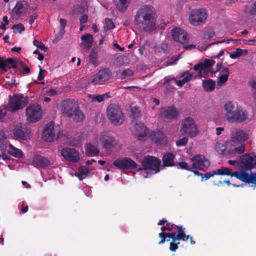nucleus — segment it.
I'll return each mask as SVG.
<instances>
[{"label": "nucleus", "instance_id": "obj_1", "mask_svg": "<svg viewBox=\"0 0 256 256\" xmlns=\"http://www.w3.org/2000/svg\"><path fill=\"white\" fill-rule=\"evenodd\" d=\"M156 10L150 5L142 6L134 16V23L142 32H150L156 30Z\"/></svg>", "mask_w": 256, "mask_h": 256}, {"label": "nucleus", "instance_id": "obj_2", "mask_svg": "<svg viewBox=\"0 0 256 256\" xmlns=\"http://www.w3.org/2000/svg\"><path fill=\"white\" fill-rule=\"evenodd\" d=\"M224 108L226 112L224 118L228 122L241 123L248 118L247 112L241 106H236L232 102H226Z\"/></svg>", "mask_w": 256, "mask_h": 256}, {"label": "nucleus", "instance_id": "obj_3", "mask_svg": "<svg viewBox=\"0 0 256 256\" xmlns=\"http://www.w3.org/2000/svg\"><path fill=\"white\" fill-rule=\"evenodd\" d=\"M61 110L67 117L72 118L76 122L82 121L84 114L80 110L77 102L74 100L66 99L61 104Z\"/></svg>", "mask_w": 256, "mask_h": 256}, {"label": "nucleus", "instance_id": "obj_4", "mask_svg": "<svg viewBox=\"0 0 256 256\" xmlns=\"http://www.w3.org/2000/svg\"><path fill=\"white\" fill-rule=\"evenodd\" d=\"M107 116L110 122L120 126L124 122V115L120 106L116 104H110L106 109Z\"/></svg>", "mask_w": 256, "mask_h": 256}, {"label": "nucleus", "instance_id": "obj_5", "mask_svg": "<svg viewBox=\"0 0 256 256\" xmlns=\"http://www.w3.org/2000/svg\"><path fill=\"white\" fill-rule=\"evenodd\" d=\"M28 96L22 94H15L10 97L7 110L12 112L22 109L28 103Z\"/></svg>", "mask_w": 256, "mask_h": 256}, {"label": "nucleus", "instance_id": "obj_6", "mask_svg": "<svg viewBox=\"0 0 256 256\" xmlns=\"http://www.w3.org/2000/svg\"><path fill=\"white\" fill-rule=\"evenodd\" d=\"M160 164V159L152 156H145L142 160V166L146 174H155L158 172Z\"/></svg>", "mask_w": 256, "mask_h": 256}, {"label": "nucleus", "instance_id": "obj_7", "mask_svg": "<svg viewBox=\"0 0 256 256\" xmlns=\"http://www.w3.org/2000/svg\"><path fill=\"white\" fill-rule=\"evenodd\" d=\"M60 132V126H55L53 122H50L46 124L42 136L45 141L51 142L58 138Z\"/></svg>", "mask_w": 256, "mask_h": 256}, {"label": "nucleus", "instance_id": "obj_8", "mask_svg": "<svg viewBox=\"0 0 256 256\" xmlns=\"http://www.w3.org/2000/svg\"><path fill=\"white\" fill-rule=\"evenodd\" d=\"M238 164L241 168L240 170L245 172L250 170L256 166V154L251 152L240 156Z\"/></svg>", "mask_w": 256, "mask_h": 256}, {"label": "nucleus", "instance_id": "obj_9", "mask_svg": "<svg viewBox=\"0 0 256 256\" xmlns=\"http://www.w3.org/2000/svg\"><path fill=\"white\" fill-rule=\"evenodd\" d=\"M26 116L29 122H36L40 120L42 116L41 106L34 103L29 105L26 109Z\"/></svg>", "mask_w": 256, "mask_h": 256}, {"label": "nucleus", "instance_id": "obj_10", "mask_svg": "<svg viewBox=\"0 0 256 256\" xmlns=\"http://www.w3.org/2000/svg\"><path fill=\"white\" fill-rule=\"evenodd\" d=\"M180 132L191 138L196 136L198 132V128L192 118L188 117L183 120Z\"/></svg>", "mask_w": 256, "mask_h": 256}, {"label": "nucleus", "instance_id": "obj_11", "mask_svg": "<svg viewBox=\"0 0 256 256\" xmlns=\"http://www.w3.org/2000/svg\"><path fill=\"white\" fill-rule=\"evenodd\" d=\"M207 18V14L204 8L195 9L190 11L189 21L194 26L200 25L205 22Z\"/></svg>", "mask_w": 256, "mask_h": 256}, {"label": "nucleus", "instance_id": "obj_12", "mask_svg": "<svg viewBox=\"0 0 256 256\" xmlns=\"http://www.w3.org/2000/svg\"><path fill=\"white\" fill-rule=\"evenodd\" d=\"M111 76L112 72L108 68H102L92 77L90 82L95 85L103 84L110 79Z\"/></svg>", "mask_w": 256, "mask_h": 256}, {"label": "nucleus", "instance_id": "obj_13", "mask_svg": "<svg viewBox=\"0 0 256 256\" xmlns=\"http://www.w3.org/2000/svg\"><path fill=\"white\" fill-rule=\"evenodd\" d=\"M215 172L216 175H226L231 177L234 176L240 181L246 182V172L244 170L233 172L231 168L222 166L216 170Z\"/></svg>", "mask_w": 256, "mask_h": 256}, {"label": "nucleus", "instance_id": "obj_14", "mask_svg": "<svg viewBox=\"0 0 256 256\" xmlns=\"http://www.w3.org/2000/svg\"><path fill=\"white\" fill-rule=\"evenodd\" d=\"M113 164L120 170H133L136 168V163L132 158L128 157L117 158Z\"/></svg>", "mask_w": 256, "mask_h": 256}, {"label": "nucleus", "instance_id": "obj_15", "mask_svg": "<svg viewBox=\"0 0 256 256\" xmlns=\"http://www.w3.org/2000/svg\"><path fill=\"white\" fill-rule=\"evenodd\" d=\"M100 140L102 148L106 150L114 148L118 144L116 137L106 132L102 134Z\"/></svg>", "mask_w": 256, "mask_h": 256}, {"label": "nucleus", "instance_id": "obj_16", "mask_svg": "<svg viewBox=\"0 0 256 256\" xmlns=\"http://www.w3.org/2000/svg\"><path fill=\"white\" fill-rule=\"evenodd\" d=\"M61 156L67 161L76 162L80 160L78 152L74 148H63L60 150Z\"/></svg>", "mask_w": 256, "mask_h": 256}, {"label": "nucleus", "instance_id": "obj_17", "mask_svg": "<svg viewBox=\"0 0 256 256\" xmlns=\"http://www.w3.org/2000/svg\"><path fill=\"white\" fill-rule=\"evenodd\" d=\"M178 114V111L174 106L162 108L160 110V116L168 122L176 119Z\"/></svg>", "mask_w": 256, "mask_h": 256}, {"label": "nucleus", "instance_id": "obj_18", "mask_svg": "<svg viewBox=\"0 0 256 256\" xmlns=\"http://www.w3.org/2000/svg\"><path fill=\"white\" fill-rule=\"evenodd\" d=\"M193 164L192 167L195 169L204 170L208 168L210 166L208 160L204 155L198 154L192 158Z\"/></svg>", "mask_w": 256, "mask_h": 256}, {"label": "nucleus", "instance_id": "obj_19", "mask_svg": "<svg viewBox=\"0 0 256 256\" xmlns=\"http://www.w3.org/2000/svg\"><path fill=\"white\" fill-rule=\"evenodd\" d=\"M171 32L172 38L175 41L184 44L188 40V34L180 28H174Z\"/></svg>", "mask_w": 256, "mask_h": 256}, {"label": "nucleus", "instance_id": "obj_20", "mask_svg": "<svg viewBox=\"0 0 256 256\" xmlns=\"http://www.w3.org/2000/svg\"><path fill=\"white\" fill-rule=\"evenodd\" d=\"M132 132L137 136L138 140H143L147 135L148 129L144 124L140 122H136L134 124Z\"/></svg>", "mask_w": 256, "mask_h": 256}, {"label": "nucleus", "instance_id": "obj_21", "mask_svg": "<svg viewBox=\"0 0 256 256\" xmlns=\"http://www.w3.org/2000/svg\"><path fill=\"white\" fill-rule=\"evenodd\" d=\"M14 136L18 139L27 140L30 138V132L26 128L21 125H16L14 129Z\"/></svg>", "mask_w": 256, "mask_h": 256}, {"label": "nucleus", "instance_id": "obj_22", "mask_svg": "<svg viewBox=\"0 0 256 256\" xmlns=\"http://www.w3.org/2000/svg\"><path fill=\"white\" fill-rule=\"evenodd\" d=\"M32 164L35 167L40 166L44 168L50 164V161L46 157L35 155L32 158Z\"/></svg>", "mask_w": 256, "mask_h": 256}, {"label": "nucleus", "instance_id": "obj_23", "mask_svg": "<svg viewBox=\"0 0 256 256\" xmlns=\"http://www.w3.org/2000/svg\"><path fill=\"white\" fill-rule=\"evenodd\" d=\"M152 140L158 144H164L166 141V136L164 133L160 130H154L150 134Z\"/></svg>", "mask_w": 256, "mask_h": 256}, {"label": "nucleus", "instance_id": "obj_24", "mask_svg": "<svg viewBox=\"0 0 256 256\" xmlns=\"http://www.w3.org/2000/svg\"><path fill=\"white\" fill-rule=\"evenodd\" d=\"M174 154L171 152H166L162 157V166L164 167H171L174 166Z\"/></svg>", "mask_w": 256, "mask_h": 256}, {"label": "nucleus", "instance_id": "obj_25", "mask_svg": "<svg viewBox=\"0 0 256 256\" xmlns=\"http://www.w3.org/2000/svg\"><path fill=\"white\" fill-rule=\"evenodd\" d=\"M247 139L246 135L242 130H239L233 133L231 140L234 143L242 144Z\"/></svg>", "mask_w": 256, "mask_h": 256}, {"label": "nucleus", "instance_id": "obj_26", "mask_svg": "<svg viewBox=\"0 0 256 256\" xmlns=\"http://www.w3.org/2000/svg\"><path fill=\"white\" fill-rule=\"evenodd\" d=\"M6 152L10 154V156H12L15 158H21L23 156L22 151L14 147L10 144H8V146H6L4 154H5Z\"/></svg>", "mask_w": 256, "mask_h": 256}, {"label": "nucleus", "instance_id": "obj_27", "mask_svg": "<svg viewBox=\"0 0 256 256\" xmlns=\"http://www.w3.org/2000/svg\"><path fill=\"white\" fill-rule=\"evenodd\" d=\"M81 40L82 41V45L84 50H88L92 46L94 38L90 34H86L83 35L81 37Z\"/></svg>", "mask_w": 256, "mask_h": 256}, {"label": "nucleus", "instance_id": "obj_28", "mask_svg": "<svg viewBox=\"0 0 256 256\" xmlns=\"http://www.w3.org/2000/svg\"><path fill=\"white\" fill-rule=\"evenodd\" d=\"M176 228L178 229L177 232H172V233L175 235L176 238H180L182 239V240L186 242L188 240L190 236L186 235L184 232V230L186 229L185 228H184L182 225H176Z\"/></svg>", "mask_w": 256, "mask_h": 256}, {"label": "nucleus", "instance_id": "obj_29", "mask_svg": "<svg viewBox=\"0 0 256 256\" xmlns=\"http://www.w3.org/2000/svg\"><path fill=\"white\" fill-rule=\"evenodd\" d=\"M131 0H114L116 8L121 12H126Z\"/></svg>", "mask_w": 256, "mask_h": 256}, {"label": "nucleus", "instance_id": "obj_30", "mask_svg": "<svg viewBox=\"0 0 256 256\" xmlns=\"http://www.w3.org/2000/svg\"><path fill=\"white\" fill-rule=\"evenodd\" d=\"M86 152L88 156H96L100 153L99 150L92 144H86L85 146Z\"/></svg>", "mask_w": 256, "mask_h": 256}, {"label": "nucleus", "instance_id": "obj_31", "mask_svg": "<svg viewBox=\"0 0 256 256\" xmlns=\"http://www.w3.org/2000/svg\"><path fill=\"white\" fill-rule=\"evenodd\" d=\"M25 10L24 6L22 2L16 3L12 10V14L14 16L19 17Z\"/></svg>", "mask_w": 256, "mask_h": 256}, {"label": "nucleus", "instance_id": "obj_32", "mask_svg": "<svg viewBox=\"0 0 256 256\" xmlns=\"http://www.w3.org/2000/svg\"><path fill=\"white\" fill-rule=\"evenodd\" d=\"M202 86L206 91L212 92L215 88L216 82L213 80H202Z\"/></svg>", "mask_w": 256, "mask_h": 256}, {"label": "nucleus", "instance_id": "obj_33", "mask_svg": "<svg viewBox=\"0 0 256 256\" xmlns=\"http://www.w3.org/2000/svg\"><path fill=\"white\" fill-rule=\"evenodd\" d=\"M222 72L223 74H222L220 75L218 81V84L220 85H222L226 82L228 80V75L230 73V70L228 68H224L222 70Z\"/></svg>", "mask_w": 256, "mask_h": 256}, {"label": "nucleus", "instance_id": "obj_34", "mask_svg": "<svg viewBox=\"0 0 256 256\" xmlns=\"http://www.w3.org/2000/svg\"><path fill=\"white\" fill-rule=\"evenodd\" d=\"M12 62V58H6L0 57V70L3 72H8V64H10Z\"/></svg>", "mask_w": 256, "mask_h": 256}, {"label": "nucleus", "instance_id": "obj_35", "mask_svg": "<svg viewBox=\"0 0 256 256\" xmlns=\"http://www.w3.org/2000/svg\"><path fill=\"white\" fill-rule=\"evenodd\" d=\"M214 62H215L214 60L209 59H205L204 62H202V65L204 68V77H205V76L208 74V69L213 66Z\"/></svg>", "mask_w": 256, "mask_h": 256}, {"label": "nucleus", "instance_id": "obj_36", "mask_svg": "<svg viewBox=\"0 0 256 256\" xmlns=\"http://www.w3.org/2000/svg\"><path fill=\"white\" fill-rule=\"evenodd\" d=\"M174 236V234L172 232H161L158 234V236L161 238V240L158 242V244H162L166 241H170V239L166 240V238H170Z\"/></svg>", "mask_w": 256, "mask_h": 256}, {"label": "nucleus", "instance_id": "obj_37", "mask_svg": "<svg viewBox=\"0 0 256 256\" xmlns=\"http://www.w3.org/2000/svg\"><path fill=\"white\" fill-rule=\"evenodd\" d=\"M172 241L170 244L169 249L171 252H174L178 248V244H180V241L182 240V239L176 238V237L174 236L172 238Z\"/></svg>", "mask_w": 256, "mask_h": 256}, {"label": "nucleus", "instance_id": "obj_38", "mask_svg": "<svg viewBox=\"0 0 256 256\" xmlns=\"http://www.w3.org/2000/svg\"><path fill=\"white\" fill-rule=\"evenodd\" d=\"M60 30L58 34L56 36L58 39H60L62 38L63 35L65 33L64 28L66 25V20L64 18H60Z\"/></svg>", "mask_w": 256, "mask_h": 256}, {"label": "nucleus", "instance_id": "obj_39", "mask_svg": "<svg viewBox=\"0 0 256 256\" xmlns=\"http://www.w3.org/2000/svg\"><path fill=\"white\" fill-rule=\"evenodd\" d=\"M246 183L252 184L256 186V172H252L249 174L246 172Z\"/></svg>", "mask_w": 256, "mask_h": 256}, {"label": "nucleus", "instance_id": "obj_40", "mask_svg": "<svg viewBox=\"0 0 256 256\" xmlns=\"http://www.w3.org/2000/svg\"><path fill=\"white\" fill-rule=\"evenodd\" d=\"M165 224L167 228L168 231H172L176 228V225L168 222L166 219L163 218L160 220L158 223V226H162Z\"/></svg>", "mask_w": 256, "mask_h": 256}, {"label": "nucleus", "instance_id": "obj_41", "mask_svg": "<svg viewBox=\"0 0 256 256\" xmlns=\"http://www.w3.org/2000/svg\"><path fill=\"white\" fill-rule=\"evenodd\" d=\"M90 62L92 64H94L95 66H96L99 64L98 61V54L96 52L92 50L90 54Z\"/></svg>", "mask_w": 256, "mask_h": 256}, {"label": "nucleus", "instance_id": "obj_42", "mask_svg": "<svg viewBox=\"0 0 256 256\" xmlns=\"http://www.w3.org/2000/svg\"><path fill=\"white\" fill-rule=\"evenodd\" d=\"M8 140L6 136V135L3 133V132H0V148L2 150H4L6 148V146H8Z\"/></svg>", "mask_w": 256, "mask_h": 256}, {"label": "nucleus", "instance_id": "obj_43", "mask_svg": "<svg viewBox=\"0 0 256 256\" xmlns=\"http://www.w3.org/2000/svg\"><path fill=\"white\" fill-rule=\"evenodd\" d=\"M133 74V72L130 69L126 68L121 72L120 78L122 80L130 79Z\"/></svg>", "mask_w": 256, "mask_h": 256}, {"label": "nucleus", "instance_id": "obj_44", "mask_svg": "<svg viewBox=\"0 0 256 256\" xmlns=\"http://www.w3.org/2000/svg\"><path fill=\"white\" fill-rule=\"evenodd\" d=\"M12 28L13 29L14 33L21 34L25 30L24 26L22 24L14 25L12 27Z\"/></svg>", "mask_w": 256, "mask_h": 256}, {"label": "nucleus", "instance_id": "obj_45", "mask_svg": "<svg viewBox=\"0 0 256 256\" xmlns=\"http://www.w3.org/2000/svg\"><path fill=\"white\" fill-rule=\"evenodd\" d=\"M33 44L36 46L38 48L46 52L48 50V48L46 47L44 44L41 42L34 40L33 41Z\"/></svg>", "mask_w": 256, "mask_h": 256}, {"label": "nucleus", "instance_id": "obj_46", "mask_svg": "<svg viewBox=\"0 0 256 256\" xmlns=\"http://www.w3.org/2000/svg\"><path fill=\"white\" fill-rule=\"evenodd\" d=\"M242 55V50L238 48L235 51L232 52L230 54V58L232 59H236Z\"/></svg>", "mask_w": 256, "mask_h": 256}, {"label": "nucleus", "instance_id": "obj_47", "mask_svg": "<svg viewBox=\"0 0 256 256\" xmlns=\"http://www.w3.org/2000/svg\"><path fill=\"white\" fill-rule=\"evenodd\" d=\"M19 66L23 68V70L21 71L22 73L24 74H28L30 72V68L26 65V64L22 61L18 60Z\"/></svg>", "mask_w": 256, "mask_h": 256}, {"label": "nucleus", "instance_id": "obj_48", "mask_svg": "<svg viewBox=\"0 0 256 256\" xmlns=\"http://www.w3.org/2000/svg\"><path fill=\"white\" fill-rule=\"evenodd\" d=\"M180 77L183 78L182 80L186 83L192 79V75L188 70H186L182 74Z\"/></svg>", "mask_w": 256, "mask_h": 256}, {"label": "nucleus", "instance_id": "obj_49", "mask_svg": "<svg viewBox=\"0 0 256 256\" xmlns=\"http://www.w3.org/2000/svg\"><path fill=\"white\" fill-rule=\"evenodd\" d=\"M105 24L107 30H111L114 28L115 24L112 20L108 18L105 19Z\"/></svg>", "mask_w": 256, "mask_h": 256}, {"label": "nucleus", "instance_id": "obj_50", "mask_svg": "<svg viewBox=\"0 0 256 256\" xmlns=\"http://www.w3.org/2000/svg\"><path fill=\"white\" fill-rule=\"evenodd\" d=\"M131 112L134 118L136 119L140 117V112L138 108L134 107L132 108Z\"/></svg>", "mask_w": 256, "mask_h": 256}, {"label": "nucleus", "instance_id": "obj_51", "mask_svg": "<svg viewBox=\"0 0 256 256\" xmlns=\"http://www.w3.org/2000/svg\"><path fill=\"white\" fill-rule=\"evenodd\" d=\"M188 142V138L186 137H183L176 142V145L178 146H186Z\"/></svg>", "mask_w": 256, "mask_h": 256}, {"label": "nucleus", "instance_id": "obj_52", "mask_svg": "<svg viewBox=\"0 0 256 256\" xmlns=\"http://www.w3.org/2000/svg\"><path fill=\"white\" fill-rule=\"evenodd\" d=\"M214 175H216V173L215 170H214L211 172H206L204 174H202V181H203V178H204L205 180H208L211 177L214 176Z\"/></svg>", "mask_w": 256, "mask_h": 256}, {"label": "nucleus", "instance_id": "obj_53", "mask_svg": "<svg viewBox=\"0 0 256 256\" xmlns=\"http://www.w3.org/2000/svg\"><path fill=\"white\" fill-rule=\"evenodd\" d=\"M194 70L195 71H198L199 73L204 74V68L202 65V62H200L194 66Z\"/></svg>", "mask_w": 256, "mask_h": 256}, {"label": "nucleus", "instance_id": "obj_54", "mask_svg": "<svg viewBox=\"0 0 256 256\" xmlns=\"http://www.w3.org/2000/svg\"><path fill=\"white\" fill-rule=\"evenodd\" d=\"M178 168L180 169H184L188 170H191L190 168L188 166V164L186 162H180L178 164Z\"/></svg>", "mask_w": 256, "mask_h": 256}, {"label": "nucleus", "instance_id": "obj_55", "mask_svg": "<svg viewBox=\"0 0 256 256\" xmlns=\"http://www.w3.org/2000/svg\"><path fill=\"white\" fill-rule=\"evenodd\" d=\"M105 95L106 94L96 96L93 98L92 100L94 102H100L104 100L106 97Z\"/></svg>", "mask_w": 256, "mask_h": 256}, {"label": "nucleus", "instance_id": "obj_56", "mask_svg": "<svg viewBox=\"0 0 256 256\" xmlns=\"http://www.w3.org/2000/svg\"><path fill=\"white\" fill-rule=\"evenodd\" d=\"M78 172L82 175L87 174L90 172L88 169L84 166H81L78 168Z\"/></svg>", "mask_w": 256, "mask_h": 256}, {"label": "nucleus", "instance_id": "obj_57", "mask_svg": "<svg viewBox=\"0 0 256 256\" xmlns=\"http://www.w3.org/2000/svg\"><path fill=\"white\" fill-rule=\"evenodd\" d=\"M244 144H242L239 147L234 148V150L239 154H242L244 152Z\"/></svg>", "mask_w": 256, "mask_h": 256}, {"label": "nucleus", "instance_id": "obj_58", "mask_svg": "<svg viewBox=\"0 0 256 256\" xmlns=\"http://www.w3.org/2000/svg\"><path fill=\"white\" fill-rule=\"evenodd\" d=\"M7 108L6 106H4L2 108H0V120L5 116L7 112Z\"/></svg>", "mask_w": 256, "mask_h": 256}, {"label": "nucleus", "instance_id": "obj_59", "mask_svg": "<svg viewBox=\"0 0 256 256\" xmlns=\"http://www.w3.org/2000/svg\"><path fill=\"white\" fill-rule=\"evenodd\" d=\"M167 48V44H162L161 46H158L157 48V50L158 52H164Z\"/></svg>", "mask_w": 256, "mask_h": 256}, {"label": "nucleus", "instance_id": "obj_60", "mask_svg": "<svg viewBox=\"0 0 256 256\" xmlns=\"http://www.w3.org/2000/svg\"><path fill=\"white\" fill-rule=\"evenodd\" d=\"M46 70H43L42 69V68H40V70L39 71V72H38V80H42L44 79V72H46Z\"/></svg>", "mask_w": 256, "mask_h": 256}, {"label": "nucleus", "instance_id": "obj_61", "mask_svg": "<svg viewBox=\"0 0 256 256\" xmlns=\"http://www.w3.org/2000/svg\"><path fill=\"white\" fill-rule=\"evenodd\" d=\"M88 20V16L87 15L84 14H82L80 18V24H84L86 23Z\"/></svg>", "mask_w": 256, "mask_h": 256}, {"label": "nucleus", "instance_id": "obj_62", "mask_svg": "<svg viewBox=\"0 0 256 256\" xmlns=\"http://www.w3.org/2000/svg\"><path fill=\"white\" fill-rule=\"evenodd\" d=\"M164 82L163 84L165 85L167 83H168L169 82H170V81L176 80V79L174 77L172 78L170 76H166L164 78Z\"/></svg>", "mask_w": 256, "mask_h": 256}, {"label": "nucleus", "instance_id": "obj_63", "mask_svg": "<svg viewBox=\"0 0 256 256\" xmlns=\"http://www.w3.org/2000/svg\"><path fill=\"white\" fill-rule=\"evenodd\" d=\"M38 14L36 13H34L32 14L30 17L29 24H32L34 20L38 18Z\"/></svg>", "mask_w": 256, "mask_h": 256}, {"label": "nucleus", "instance_id": "obj_64", "mask_svg": "<svg viewBox=\"0 0 256 256\" xmlns=\"http://www.w3.org/2000/svg\"><path fill=\"white\" fill-rule=\"evenodd\" d=\"M249 14L251 15H253L256 14V1L254 3L250 10L249 12Z\"/></svg>", "mask_w": 256, "mask_h": 256}]
</instances>
